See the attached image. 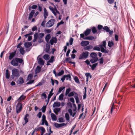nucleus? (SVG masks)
Listing matches in <instances>:
<instances>
[{
  "mask_svg": "<svg viewBox=\"0 0 135 135\" xmlns=\"http://www.w3.org/2000/svg\"><path fill=\"white\" fill-rule=\"evenodd\" d=\"M12 75H11V78L13 79L15 77L18 78L20 76V73L23 74V72L21 70L19 71L18 69L14 68L12 70Z\"/></svg>",
  "mask_w": 135,
  "mask_h": 135,
  "instance_id": "f257e3e1",
  "label": "nucleus"
},
{
  "mask_svg": "<svg viewBox=\"0 0 135 135\" xmlns=\"http://www.w3.org/2000/svg\"><path fill=\"white\" fill-rule=\"evenodd\" d=\"M23 62V60L19 58H15L13 59L11 62V64L12 65L17 66L18 65V63L22 64Z\"/></svg>",
  "mask_w": 135,
  "mask_h": 135,
  "instance_id": "f03ea898",
  "label": "nucleus"
},
{
  "mask_svg": "<svg viewBox=\"0 0 135 135\" xmlns=\"http://www.w3.org/2000/svg\"><path fill=\"white\" fill-rule=\"evenodd\" d=\"M49 9L53 13L54 15L56 16H57V13L59 15V20H61L62 18V15H60V13L57 10V9L55 7L54 8L50 6L49 7Z\"/></svg>",
  "mask_w": 135,
  "mask_h": 135,
  "instance_id": "7ed1b4c3",
  "label": "nucleus"
},
{
  "mask_svg": "<svg viewBox=\"0 0 135 135\" xmlns=\"http://www.w3.org/2000/svg\"><path fill=\"white\" fill-rule=\"evenodd\" d=\"M102 43V44H100L99 45L100 48V51L102 52L107 53V51L105 49V48H106V41H103Z\"/></svg>",
  "mask_w": 135,
  "mask_h": 135,
  "instance_id": "20e7f679",
  "label": "nucleus"
},
{
  "mask_svg": "<svg viewBox=\"0 0 135 135\" xmlns=\"http://www.w3.org/2000/svg\"><path fill=\"white\" fill-rule=\"evenodd\" d=\"M23 108L22 104L20 102H18L16 106V112L18 114L22 110Z\"/></svg>",
  "mask_w": 135,
  "mask_h": 135,
  "instance_id": "39448f33",
  "label": "nucleus"
},
{
  "mask_svg": "<svg viewBox=\"0 0 135 135\" xmlns=\"http://www.w3.org/2000/svg\"><path fill=\"white\" fill-rule=\"evenodd\" d=\"M89 56V52L87 51L83 52L80 55L79 59V60L85 59L87 58Z\"/></svg>",
  "mask_w": 135,
  "mask_h": 135,
  "instance_id": "423d86ee",
  "label": "nucleus"
},
{
  "mask_svg": "<svg viewBox=\"0 0 135 135\" xmlns=\"http://www.w3.org/2000/svg\"><path fill=\"white\" fill-rule=\"evenodd\" d=\"M55 20L54 19H51L49 20L46 24V26L47 27H50L54 25Z\"/></svg>",
  "mask_w": 135,
  "mask_h": 135,
  "instance_id": "0eeeda50",
  "label": "nucleus"
},
{
  "mask_svg": "<svg viewBox=\"0 0 135 135\" xmlns=\"http://www.w3.org/2000/svg\"><path fill=\"white\" fill-rule=\"evenodd\" d=\"M42 123L41 125H44L45 123L47 126H48V123L47 121L46 120V117L45 115H43L42 117L41 120Z\"/></svg>",
  "mask_w": 135,
  "mask_h": 135,
  "instance_id": "6e6552de",
  "label": "nucleus"
},
{
  "mask_svg": "<svg viewBox=\"0 0 135 135\" xmlns=\"http://www.w3.org/2000/svg\"><path fill=\"white\" fill-rule=\"evenodd\" d=\"M57 40L56 37H53L50 40V42L51 45H52L54 43H56L57 42Z\"/></svg>",
  "mask_w": 135,
  "mask_h": 135,
  "instance_id": "1a4fd4ad",
  "label": "nucleus"
},
{
  "mask_svg": "<svg viewBox=\"0 0 135 135\" xmlns=\"http://www.w3.org/2000/svg\"><path fill=\"white\" fill-rule=\"evenodd\" d=\"M16 53V51H15L14 52L9 53V59L11 60L15 56Z\"/></svg>",
  "mask_w": 135,
  "mask_h": 135,
  "instance_id": "9d476101",
  "label": "nucleus"
},
{
  "mask_svg": "<svg viewBox=\"0 0 135 135\" xmlns=\"http://www.w3.org/2000/svg\"><path fill=\"white\" fill-rule=\"evenodd\" d=\"M17 83L19 84H22L24 83L23 78L22 77H20L17 81Z\"/></svg>",
  "mask_w": 135,
  "mask_h": 135,
  "instance_id": "9b49d317",
  "label": "nucleus"
},
{
  "mask_svg": "<svg viewBox=\"0 0 135 135\" xmlns=\"http://www.w3.org/2000/svg\"><path fill=\"white\" fill-rule=\"evenodd\" d=\"M89 43V41H83L81 43V46H85L88 45Z\"/></svg>",
  "mask_w": 135,
  "mask_h": 135,
  "instance_id": "f8f14e48",
  "label": "nucleus"
},
{
  "mask_svg": "<svg viewBox=\"0 0 135 135\" xmlns=\"http://www.w3.org/2000/svg\"><path fill=\"white\" fill-rule=\"evenodd\" d=\"M37 131L39 130H41V135H43V134L45 133V128L42 127H39L38 128L36 129Z\"/></svg>",
  "mask_w": 135,
  "mask_h": 135,
  "instance_id": "ddd939ff",
  "label": "nucleus"
},
{
  "mask_svg": "<svg viewBox=\"0 0 135 135\" xmlns=\"http://www.w3.org/2000/svg\"><path fill=\"white\" fill-rule=\"evenodd\" d=\"M71 60V58L70 57L66 58L65 60L64 61V63H66V62H68L72 64H75V62H72L70 61Z\"/></svg>",
  "mask_w": 135,
  "mask_h": 135,
  "instance_id": "4468645a",
  "label": "nucleus"
},
{
  "mask_svg": "<svg viewBox=\"0 0 135 135\" xmlns=\"http://www.w3.org/2000/svg\"><path fill=\"white\" fill-rule=\"evenodd\" d=\"M26 96L22 95H21L18 98V102H20L24 100L26 98Z\"/></svg>",
  "mask_w": 135,
  "mask_h": 135,
  "instance_id": "2eb2a0df",
  "label": "nucleus"
},
{
  "mask_svg": "<svg viewBox=\"0 0 135 135\" xmlns=\"http://www.w3.org/2000/svg\"><path fill=\"white\" fill-rule=\"evenodd\" d=\"M44 20H46L47 16H48V12L46 8H44Z\"/></svg>",
  "mask_w": 135,
  "mask_h": 135,
  "instance_id": "dca6fc26",
  "label": "nucleus"
},
{
  "mask_svg": "<svg viewBox=\"0 0 135 135\" xmlns=\"http://www.w3.org/2000/svg\"><path fill=\"white\" fill-rule=\"evenodd\" d=\"M28 117L29 115L28 114H27L25 115L24 118V120H25V124H23V125H24L25 124H26L27 122H28Z\"/></svg>",
  "mask_w": 135,
  "mask_h": 135,
  "instance_id": "f3484780",
  "label": "nucleus"
},
{
  "mask_svg": "<svg viewBox=\"0 0 135 135\" xmlns=\"http://www.w3.org/2000/svg\"><path fill=\"white\" fill-rule=\"evenodd\" d=\"M38 63L41 65H43L44 64V62L42 59L40 58L38 59Z\"/></svg>",
  "mask_w": 135,
  "mask_h": 135,
  "instance_id": "a211bd4d",
  "label": "nucleus"
},
{
  "mask_svg": "<svg viewBox=\"0 0 135 135\" xmlns=\"http://www.w3.org/2000/svg\"><path fill=\"white\" fill-rule=\"evenodd\" d=\"M6 78L7 79H9L10 76V73L9 72V70L7 69L5 73Z\"/></svg>",
  "mask_w": 135,
  "mask_h": 135,
  "instance_id": "6ab92c4d",
  "label": "nucleus"
},
{
  "mask_svg": "<svg viewBox=\"0 0 135 135\" xmlns=\"http://www.w3.org/2000/svg\"><path fill=\"white\" fill-rule=\"evenodd\" d=\"M34 13L35 11L34 10H32L29 14L28 20H31L32 19Z\"/></svg>",
  "mask_w": 135,
  "mask_h": 135,
  "instance_id": "aec40b11",
  "label": "nucleus"
},
{
  "mask_svg": "<svg viewBox=\"0 0 135 135\" xmlns=\"http://www.w3.org/2000/svg\"><path fill=\"white\" fill-rule=\"evenodd\" d=\"M32 45L31 42H27L24 44V45L26 48H29Z\"/></svg>",
  "mask_w": 135,
  "mask_h": 135,
  "instance_id": "412c9836",
  "label": "nucleus"
},
{
  "mask_svg": "<svg viewBox=\"0 0 135 135\" xmlns=\"http://www.w3.org/2000/svg\"><path fill=\"white\" fill-rule=\"evenodd\" d=\"M74 98L75 99L76 103H79V98L78 97V94L76 93H75Z\"/></svg>",
  "mask_w": 135,
  "mask_h": 135,
  "instance_id": "4be33fe9",
  "label": "nucleus"
},
{
  "mask_svg": "<svg viewBox=\"0 0 135 135\" xmlns=\"http://www.w3.org/2000/svg\"><path fill=\"white\" fill-rule=\"evenodd\" d=\"M50 45H46V47L45 49V51L46 53L50 54Z\"/></svg>",
  "mask_w": 135,
  "mask_h": 135,
  "instance_id": "5701e85b",
  "label": "nucleus"
},
{
  "mask_svg": "<svg viewBox=\"0 0 135 135\" xmlns=\"http://www.w3.org/2000/svg\"><path fill=\"white\" fill-rule=\"evenodd\" d=\"M91 30L90 29H87L84 32V34L85 36H87L89 35L90 32Z\"/></svg>",
  "mask_w": 135,
  "mask_h": 135,
  "instance_id": "b1692460",
  "label": "nucleus"
},
{
  "mask_svg": "<svg viewBox=\"0 0 135 135\" xmlns=\"http://www.w3.org/2000/svg\"><path fill=\"white\" fill-rule=\"evenodd\" d=\"M51 117L53 121H55L57 119V118L56 115L54 113H52L51 114Z\"/></svg>",
  "mask_w": 135,
  "mask_h": 135,
  "instance_id": "393cba45",
  "label": "nucleus"
},
{
  "mask_svg": "<svg viewBox=\"0 0 135 135\" xmlns=\"http://www.w3.org/2000/svg\"><path fill=\"white\" fill-rule=\"evenodd\" d=\"M95 39L94 37L92 36H89L87 37H85L84 38V40H92Z\"/></svg>",
  "mask_w": 135,
  "mask_h": 135,
  "instance_id": "a878e982",
  "label": "nucleus"
},
{
  "mask_svg": "<svg viewBox=\"0 0 135 135\" xmlns=\"http://www.w3.org/2000/svg\"><path fill=\"white\" fill-rule=\"evenodd\" d=\"M60 105V103L58 102H56L54 103L53 105V107H59Z\"/></svg>",
  "mask_w": 135,
  "mask_h": 135,
  "instance_id": "bb28decb",
  "label": "nucleus"
},
{
  "mask_svg": "<svg viewBox=\"0 0 135 135\" xmlns=\"http://www.w3.org/2000/svg\"><path fill=\"white\" fill-rule=\"evenodd\" d=\"M85 75L86 77V82H88V78L89 77L91 78V76L90 75V74L89 73H86L85 74Z\"/></svg>",
  "mask_w": 135,
  "mask_h": 135,
  "instance_id": "cd10ccee",
  "label": "nucleus"
},
{
  "mask_svg": "<svg viewBox=\"0 0 135 135\" xmlns=\"http://www.w3.org/2000/svg\"><path fill=\"white\" fill-rule=\"evenodd\" d=\"M90 56L92 58H98L97 56V54L94 52H92L90 54Z\"/></svg>",
  "mask_w": 135,
  "mask_h": 135,
  "instance_id": "c85d7f7f",
  "label": "nucleus"
},
{
  "mask_svg": "<svg viewBox=\"0 0 135 135\" xmlns=\"http://www.w3.org/2000/svg\"><path fill=\"white\" fill-rule=\"evenodd\" d=\"M71 89L70 88H69L66 90L65 91V95L66 96H68V94L70 93V92L71 91Z\"/></svg>",
  "mask_w": 135,
  "mask_h": 135,
  "instance_id": "c756f323",
  "label": "nucleus"
},
{
  "mask_svg": "<svg viewBox=\"0 0 135 135\" xmlns=\"http://www.w3.org/2000/svg\"><path fill=\"white\" fill-rule=\"evenodd\" d=\"M43 58L45 60H47L50 58L49 55L47 54H45L44 55Z\"/></svg>",
  "mask_w": 135,
  "mask_h": 135,
  "instance_id": "7c9ffc66",
  "label": "nucleus"
},
{
  "mask_svg": "<svg viewBox=\"0 0 135 135\" xmlns=\"http://www.w3.org/2000/svg\"><path fill=\"white\" fill-rule=\"evenodd\" d=\"M20 54L22 55H24L25 53V51L24 49L22 47H21L20 48Z\"/></svg>",
  "mask_w": 135,
  "mask_h": 135,
  "instance_id": "2f4dec72",
  "label": "nucleus"
},
{
  "mask_svg": "<svg viewBox=\"0 0 135 135\" xmlns=\"http://www.w3.org/2000/svg\"><path fill=\"white\" fill-rule=\"evenodd\" d=\"M45 93V92H44L41 94V98L42 99H46L47 98V95Z\"/></svg>",
  "mask_w": 135,
  "mask_h": 135,
  "instance_id": "473e14b6",
  "label": "nucleus"
},
{
  "mask_svg": "<svg viewBox=\"0 0 135 135\" xmlns=\"http://www.w3.org/2000/svg\"><path fill=\"white\" fill-rule=\"evenodd\" d=\"M93 47L91 45L87 46L86 47H84V49L85 50H88L92 49Z\"/></svg>",
  "mask_w": 135,
  "mask_h": 135,
  "instance_id": "72a5a7b5",
  "label": "nucleus"
},
{
  "mask_svg": "<svg viewBox=\"0 0 135 135\" xmlns=\"http://www.w3.org/2000/svg\"><path fill=\"white\" fill-rule=\"evenodd\" d=\"M98 63H95L93 65H91L90 64H89V66L91 67V69L92 70H94L95 69V68L96 67L97 65H98Z\"/></svg>",
  "mask_w": 135,
  "mask_h": 135,
  "instance_id": "f704fd0d",
  "label": "nucleus"
},
{
  "mask_svg": "<svg viewBox=\"0 0 135 135\" xmlns=\"http://www.w3.org/2000/svg\"><path fill=\"white\" fill-rule=\"evenodd\" d=\"M51 38V36L50 34H48L45 37V40L47 42H48L49 40V39Z\"/></svg>",
  "mask_w": 135,
  "mask_h": 135,
  "instance_id": "c9c22d12",
  "label": "nucleus"
},
{
  "mask_svg": "<svg viewBox=\"0 0 135 135\" xmlns=\"http://www.w3.org/2000/svg\"><path fill=\"white\" fill-rule=\"evenodd\" d=\"M55 60L54 59V57L52 56L47 61V62L52 63Z\"/></svg>",
  "mask_w": 135,
  "mask_h": 135,
  "instance_id": "e433bc0d",
  "label": "nucleus"
},
{
  "mask_svg": "<svg viewBox=\"0 0 135 135\" xmlns=\"http://www.w3.org/2000/svg\"><path fill=\"white\" fill-rule=\"evenodd\" d=\"M114 45V43L112 41H109L108 42V45L109 47H111Z\"/></svg>",
  "mask_w": 135,
  "mask_h": 135,
  "instance_id": "4c0bfd02",
  "label": "nucleus"
},
{
  "mask_svg": "<svg viewBox=\"0 0 135 135\" xmlns=\"http://www.w3.org/2000/svg\"><path fill=\"white\" fill-rule=\"evenodd\" d=\"M98 60V58H92L90 60V61L91 63H93L96 62Z\"/></svg>",
  "mask_w": 135,
  "mask_h": 135,
  "instance_id": "58836bf2",
  "label": "nucleus"
},
{
  "mask_svg": "<svg viewBox=\"0 0 135 135\" xmlns=\"http://www.w3.org/2000/svg\"><path fill=\"white\" fill-rule=\"evenodd\" d=\"M85 91L84 92V95H83V99H85L86 98V87H84Z\"/></svg>",
  "mask_w": 135,
  "mask_h": 135,
  "instance_id": "ea45409f",
  "label": "nucleus"
},
{
  "mask_svg": "<svg viewBox=\"0 0 135 135\" xmlns=\"http://www.w3.org/2000/svg\"><path fill=\"white\" fill-rule=\"evenodd\" d=\"M60 108H56L54 109V112L57 114V113L60 112Z\"/></svg>",
  "mask_w": 135,
  "mask_h": 135,
  "instance_id": "a19ab883",
  "label": "nucleus"
},
{
  "mask_svg": "<svg viewBox=\"0 0 135 135\" xmlns=\"http://www.w3.org/2000/svg\"><path fill=\"white\" fill-rule=\"evenodd\" d=\"M7 112V113H10L12 110L11 107V106H9L6 109Z\"/></svg>",
  "mask_w": 135,
  "mask_h": 135,
  "instance_id": "79ce46f5",
  "label": "nucleus"
},
{
  "mask_svg": "<svg viewBox=\"0 0 135 135\" xmlns=\"http://www.w3.org/2000/svg\"><path fill=\"white\" fill-rule=\"evenodd\" d=\"M91 30H92V33L93 34H95L97 32V30L96 29V28L95 27H92L91 28Z\"/></svg>",
  "mask_w": 135,
  "mask_h": 135,
  "instance_id": "37998d69",
  "label": "nucleus"
},
{
  "mask_svg": "<svg viewBox=\"0 0 135 135\" xmlns=\"http://www.w3.org/2000/svg\"><path fill=\"white\" fill-rule=\"evenodd\" d=\"M64 73V71L63 70H62L60 71L57 74V76H59L62 75Z\"/></svg>",
  "mask_w": 135,
  "mask_h": 135,
  "instance_id": "c03bdc74",
  "label": "nucleus"
},
{
  "mask_svg": "<svg viewBox=\"0 0 135 135\" xmlns=\"http://www.w3.org/2000/svg\"><path fill=\"white\" fill-rule=\"evenodd\" d=\"M64 94L62 93L59 96V99L60 100H62L63 99L64 97Z\"/></svg>",
  "mask_w": 135,
  "mask_h": 135,
  "instance_id": "a18cd8bd",
  "label": "nucleus"
},
{
  "mask_svg": "<svg viewBox=\"0 0 135 135\" xmlns=\"http://www.w3.org/2000/svg\"><path fill=\"white\" fill-rule=\"evenodd\" d=\"M65 117L66 120L69 121V116L68 113H66L65 114Z\"/></svg>",
  "mask_w": 135,
  "mask_h": 135,
  "instance_id": "49530a36",
  "label": "nucleus"
},
{
  "mask_svg": "<svg viewBox=\"0 0 135 135\" xmlns=\"http://www.w3.org/2000/svg\"><path fill=\"white\" fill-rule=\"evenodd\" d=\"M41 67L39 66H37L36 70V72L37 73H39V72H40L41 71Z\"/></svg>",
  "mask_w": 135,
  "mask_h": 135,
  "instance_id": "de8ad7c7",
  "label": "nucleus"
},
{
  "mask_svg": "<svg viewBox=\"0 0 135 135\" xmlns=\"http://www.w3.org/2000/svg\"><path fill=\"white\" fill-rule=\"evenodd\" d=\"M103 29L105 30L107 32H108L109 31V29L107 26H104L103 28Z\"/></svg>",
  "mask_w": 135,
  "mask_h": 135,
  "instance_id": "09e8293b",
  "label": "nucleus"
},
{
  "mask_svg": "<svg viewBox=\"0 0 135 135\" xmlns=\"http://www.w3.org/2000/svg\"><path fill=\"white\" fill-rule=\"evenodd\" d=\"M65 86L60 87L59 89L58 92L59 93H61L63 90L65 89Z\"/></svg>",
  "mask_w": 135,
  "mask_h": 135,
  "instance_id": "8fccbe9b",
  "label": "nucleus"
},
{
  "mask_svg": "<svg viewBox=\"0 0 135 135\" xmlns=\"http://www.w3.org/2000/svg\"><path fill=\"white\" fill-rule=\"evenodd\" d=\"M66 77V78L67 80H70L71 78V76L70 74H67L65 75Z\"/></svg>",
  "mask_w": 135,
  "mask_h": 135,
  "instance_id": "3c124183",
  "label": "nucleus"
},
{
  "mask_svg": "<svg viewBox=\"0 0 135 135\" xmlns=\"http://www.w3.org/2000/svg\"><path fill=\"white\" fill-rule=\"evenodd\" d=\"M75 93H76L74 92H71L68 94V96L69 97H71L75 95Z\"/></svg>",
  "mask_w": 135,
  "mask_h": 135,
  "instance_id": "603ef678",
  "label": "nucleus"
},
{
  "mask_svg": "<svg viewBox=\"0 0 135 135\" xmlns=\"http://www.w3.org/2000/svg\"><path fill=\"white\" fill-rule=\"evenodd\" d=\"M74 79L76 83H79V79L77 76H75L74 77Z\"/></svg>",
  "mask_w": 135,
  "mask_h": 135,
  "instance_id": "864d4df0",
  "label": "nucleus"
},
{
  "mask_svg": "<svg viewBox=\"0 0 135 135\" xmlns=\"http://www.w3.org/2000/svg\"><path fill=\"white\" fill-rule=\"evenodd\" d=\"M46 106H44L41 108L42 112L43 113H45L46 110Z\"/></svg>",
  "mask_w": 135,
  "mask_h": 135,
  "instance_id": "5fc2aeb1",
  "label": "nucleus"
},
{
  "mask_svg": "<svg viewBox=\"0 0 135 135\" xmlns=\"http://www.w3.org/2000/svg\"><path fill=\"white\" fill-rule=\"evenodd\" d=\"M100 48L98 46H95L93 48V50H94L100 51Z\"/></svg>",
  "mask_w": 135,
  "mask_h": 135,
  "instance_id": "6e6d98bb",
  "label": "nucleus"
},
{
  "mask_svg": "<svg viewBox=\"0 0 135 135\" xmlns=\"http://www.w3.org/2000/svg\"><path fill=\"white\" fill-rule=\"evenodd\" d=\"M34 81V80H30L27 83H26V84L28 85L30 84H32L33 83Z\"/></svg>",
  "mask_w": 135,
  "mask_h": 135,
  "instance_id": "4d7b16f0",
  "label": "nucleus"
},
{
  "mask_svg": "<svg viewBox=\"0 0 135 135\" xmlns=\"http://www.w3.org/2000/svg\"><path fill=\"white\" fill-rule=\"evenodd\" d=\"M59 122H64L65 121L64 119L62 117L58 119Z\"/></svg>",
  "mask_w": 135,
  "mask_h": 135,
  "instance_id": "13d9d810",
  "label": "nucleus"
},
{
  "mask_svg": "<svg viewBox=\"0 0 135 135\" xmlns=\"http://www.w3.org/2000/svg\"><path fill=\"white\" fill-rule=\"evenodd\" d=\"M44 36V33H41L39 34L38 37L40 38H42Z\"/></svg>",
  "mask_w": 135,
  "mask_h": 135,
  "instance_id": "bf43d9fd",
  "label": "nucleus"
},
{
  "mask_svg": "<svg viewBox=\"0 0 135 135\" xmlns=\"http://www.w3.org/2000/svg\"><path fill=\"white\" fill-rule=\"evenodd\" d=\"M45 20H46L44 19L43 21L42 22V23H41V25L43 27H44L45 26V23L46 22Z\"/></svg>",
  "mask_w": 135,
  "mask_h": 135,
  "instance_id": "052dcab7",
  "label": "nucleus"
},
{
  "mask_svg": "<svg viewBox=\"0 0 135 135\" xmlns=\"http://www.w3.org/2000/svg\"><path fill=\"white\" fill-rule=\"evenodd\" d=\"M73 38L72 37L71 38L70 40H69V41L70 42V45H71L73 44Z\"/></svg>",
  "mask_w": 135,
  "mask_h": 135,
  "instance_id": "680f3d73",
  "label": "nucleus"
},
{
  "mask_svg": "<svg viewBox=\"0 0 135 135\" xmlns=\"http://www.w3.org/2000/svg\"><path fill=\"white\" fill-rule=\"evenodd\" d=\"M43 83L42 82H40L38 83V84L37 85H36L34 87V88H35L37 86H41L43 84Z\"/></svg>",
  "mask_w": 135,
  "mask_h": 135,
  "instance_id": "e2e57ef3",
  "label": "nucleus"
},
{
  "mask_svg": "<svg viewBox=\"0 0 135 135\" xmlns=\"http://www.w3.org/2000/svg\"><path fill=\"white\" fill-rule=\"evenodd\" d=\"M67 125V124H65V123H62L61 124H59V127H61L64 126H66Z\"/></svg>",
  "mask_w": 135,
  "mask_h": 135,
  "instance_id": "0e129e2a",
  "label": "nucleus"
},
{
  "mask_svg": "<svg viewBox=\"0 0 135 135\" xmlns=\"http://www.w3.org/2000/svg\"><path fill=\"white\" fill-rule=\"evenodd\" d=\"M42 113L41 112H39L37 115V116L39 118H40L42 116Z\"/></svg>",
  "mask_w": 135,
  "mask_h": 135,
  "instance_id": "69168bd1",
  "label": "nucleus"
},
{
  "mask_svg": "<svg viewBox=\"0 0 135 135\" xmlns=\"http://www.w3.org/2000/svg\"><path fill=\"white\" fill-rule=\"evenodd\" d=\"M99 60L100 61L99 62L100 64H101L103 63L104 62V60L103 58H101Z\"/></svg>",
  "mask_w": 135,
  "mask_h": 135,
  "instance_id": "338daca9",
  "label": "nucleus"
},
{
  "mask_svg": "<svg viewBox=\"0 0 135 135\" xmlns=\"http://www.w3.org/2000/svg\"><path fill=\"white\" fill-rule=\"evenodd\" d=\"M68 112L70 114V115H72L73 114L72 110L71 109H69Z\"/></svg>",
  "mask_w": 135,
  "mask_h": 135,
  "instance_id": "774afa93",
  "label": "nucleus"
}]
</instances>
